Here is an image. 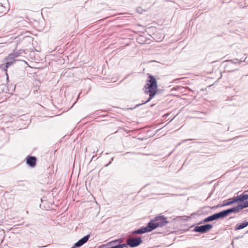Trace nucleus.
<instances>
[{"instance_id": "obj_1", "label": "nucleus", "mask_w": 248, "mask_h": 248, "mask_svg": "<svg viewBox=\"0 0 248 248\" xmlns=\"http://www.w3.org/2000/svg\"><path fill=\"white\" fill-rule=\"evenodd\" d=\"M148 79V82L144 86V92L146 94H149V97L143 103L137 105L136 108L149 102L155 97L156 93L157 84L155 78L153 76L149 75Z\"/></svg>"}, {"instance_id": "obj_2", "label": "nucleus", "mask_w": 248, "mask_h": 248, "mask_svg": "<svg viewBox=\"0 0 248 248\" xmlns=\"http://www.w3.org/2000/svg\"><path fill=\"white\" fill-rule=\"evenodd\" d=\"M168 223L169 221L167 220V218L165 217L164 216H159L151 220L148 224L149 228L152 231L158 227L166 225Z\"/></svg>"}, {"instance_id": "obj_3", "label": "nucleus", "mask_w": 248, "mask_h": 248, "mask_svg": "<svg viewBox=\"0 0 248 248\" xmlns=\"http://www.w3.org/2000/svg\"><path fill=\"white\" fill-rule=\"evenodd\" d=\"M142 242L140 237H131L126 240V242L131 248H135L139 246Z\"/></svg>"}, {"instance_id": "obj_4", "label": "nucleus", "mask_w": 248, "mask_h": 248, "mask_svg": "<svg viewBox=\"0 0 248 248\" xmlns=\"http://www.w3.org/2000/svg\"><path fill=\"white\" fill-rule=\"evenodd\" d=\"M213 227L212 225L206 224L201 226H197L194 227L193 231L200 233H205L210 230Z\"/></svg>"}, {"instance_id": "obj_5", "label": "nucleus", "mask_w": 248, "mask_h": 248, "mask_svg": "<svg viewBox=\"0 0 248 248\" xmlns=\"http://www.w3.org/2000/svg\"><path fill=\"white\" fill-rule=\"evenodd\" d=\"M90 237V235L89 234L84 236L83 238L76 242L72 247V248H78L82 246L88 241Z\"/></svg>"}, {"instance_id": "obj_6", "label": "nucleus", "mask_w": 248, "mask_h": 248, "mask_svg": "<svg viewBox=\"0 0 248 248\" xmlns=\"http://www.w3.org/2000/svg\"><path fill=\"white\" fill-rule=\"evenodd\" d=\"M151 232L150 228H149V225L147 224L146 227H141L138 230H135L132 232V234H143L148 232Z\"/></svg>"}, {"instance_id": "obj_7", "label": "nucleus", "mask_w": 248, "mask_h": 248, "mask_svg": "<svg viewBox=\"0 0 248 248\" xmlns=\"http://www.w3.org/2000/svg\"><path fill=\"white\" fill-rule=\"evenodd\" d=\"M37 158L33 156H28L26 158V163L31 167H34L36 164Z\"/></svg>"}, {"instance_id": "obj_8", "label": "nucleus", "mask_w": 248, "mask_h": 248, "mask_svg": "<svg viewBox=\"0 0 248 248\" xmlns=\"http://www.w3.org/2000/svg\"><path fill=\"white\" fill-rule=\"evenodd\" d=\"M226 212H227V215H229L231 213H238L240 210V207L239 206V204L236 206H234V207H233L231 208H230V209H228L227 210H225Z\"/></svg>"}, {"instance_id": "obj_9", "label": "nucleus", "mask_w": 248, "mask_h": 248, "mask_svg": "<svg viewBox=\"0 0 248 248\" xmlns=\"http://www.w3.org/2000/svg\"><path fill=\"white\" fill-rule=\"evenodd\" d=\"M216 219H218L219 218H223L227 216H228L227 212L226 210H223L219 213L215 214Z\"/></svg>"}, {"instance_id": "obj_10", "label": "nucleus", "mask_w": 248, "mask_h": 248, "mask_svg": "<svg viewBox=\"0 0 248 248\" xmlns=\"http://www.w3.org/2000/svg\"><path fill=\"white\" fill-rule=\"evenodd\" d=\"M238 202L237 197H233L227 202L224 203L222 206H229Z\"/></svg>"}, {"instance_id": "obj_11", "label": "nucleus", "mask_w": 248, "mask_h": 248, "mask_svg": "<svg viewBox=\"0 0 248 248\" xmlns=\"http://www.w3.org/2000/svg\"><path fill=\"white\" fill-rule=\"evenodd\" d=\"M248 226V221H247V222L244 221L242 223L237 224L235 226V230H239L242 229Z\"/></svg>"}, {"instance_id": "obj_12", "label": "nucleus", "mask_w": 248, "mask_h": 248, "mask_svg": "<svg viewBox=\"0 0 248 248\" xmlns=\"http://www.w3.org/2000/svg\"><path fill=\"white\" fill-rule=\"evenodd\" d=\"M238 202H243L244 201L248 199V194H242L239 196H236Z\"/></svg>"}, {"instance_id": "obj_13", "label": "nucleus", "mask_w": 248, "mask_h": 248, "mask_svg": "<svg viewBox=\"0 0 248 248\" xmlns=\"http://www.w3.org/2000/svg\"><path fill=\"white\" fill-rule=\"evenodd\" d=\"M5 60L7 61V62H11V65H12L16 62V59L14 58V56L13 55L10 54L9 55L5 58Z\"/></svg>"}, {"instance_id": "obj_14", "label": "nucleus", "mask_w": 248, "mask_h": 248, "mask_svg": "<svg viewBox=\"0 0 248 248\" xmlns=\"http://www.w3.org/2000/svg\"><path fill=\"white\" fill-rule=\"evenodd\" d=\"M217 220L216 219V216H215V214L210 216H209L207 217H206L204 219V220H203V222H210V221H214V220Z\"/></svg>"}, {"instance_id": "obj_15", "label": "nucleus", "mask_w": 248, "mask_h": 248, "mask_svg": "<svg viewBox=\"0 0 248 248\" xmlns=\"http://www.w3.org/2000/svg\"><path fill=\"white\" fill-rule=\"evenodd\" d=\"M11 65V62H6L5 63H3L0 65V68L5 71H7V69Z\"/></svg>"}, {"instance_id": "obj_16", "label": "nucleus", "mask_w": 248, "mask_h": 248, "mask_svg": "<svg viewBox=\"0 0 248 248\" xmlns=\"http://www.w3.org/2000/svg\"><path fill=\"white\" fill-rule=\"evenodd\" d=\"M239 206L241 210L245 208L248 207V201H246L243 203H241V204H239Z\"/></svg>"}, {"instance_id": "obj_17", "label": "nucleus", "mask_w": 248, "mask_h": 248, "mask_svg": "<svg viewBox=\"0 0 248 248\" xmlns=\"http://www.w3.org/2000/svg\"><path fill=\"white\" fill-rule=\"evenodd\" d=\"M246 58H246L245 59V60H243V61H241V60L239 61L238 59H234L232 61V60H230L229 61L232 62V63H240L242 62H245L246 59Z\"/></svg>"}, {"instance_id": "obj_18", "label": "nucleus", "mask_w": 248, "mask_h": 248, "mask_svg": "<svg viewBox=\"0 0 248 248\" xmlns=\"http://www.w3.org/2000/svg\"><path fill=\"white\" fill-rule=\"evenodd\" d=\"M14 56V58L16 59L20 55V53L16 51H13L12 53H10Z\"/></svg>"}, {"instance_id": "obj_19", "label": "nucleus", "mask_w": 248, "mask_h": 248, "mask_svg": "<svg viewBox=\"0 0 248 248\" xmlns=\"http://www.w3.org/2000/svg\"><path fill=\"white\" fill-rule=\"evenodd\" d=\"M119 240H114V241H111V242H110V244H116L118 242Z\"/></svg>"}, {"instance_id": "obj_20", "label": "nucleus", "mask_w": 248, "mask_h": 248, "mask_svg": "<svg viewBox=\"0 0 248 248\" xmlns=\"http://www.w3.org/2000/svg\"><path fill=\"white\" fill-rule=\"evenodd\" d=\"M117 240H119L118 242L120 243H122L123 241V240L122 239H117Z\"/></svg>"}, {"instance_id": "obj_21", "label": "nucleus", "mask_w": 248, "mask_h": 248, "mask_svg": "<svg viewBox=\"0 0 248 248\" xmlns=\"http://www.w3.org/2000/svg\"><path fill=\"white\" fill-rule=\"evenodd\" d=\"M46 246H42V247H38V248H45V247H46Z\"/></svg>"}, {"instance_id": "obj_22", "label": "nucleus", "mask_w": 248, "mask_h": 248, "mask_svg": "<svg viewBox=\"0 0 248 248\" xmlns=\"http://www.w3.org/2000/svg\"><path fill=\"white\" fill-rule=\"evenodd\" d=\"M188 140H191L190 139H188V140H184L183 142H185V141Z\"/></svg>"}, {"instance_id": "obj_23", "label": "nucleus", "mask_w": 248, "mask_h": 248, "mask_svg": "<svg viewBox=\"0 0 248 248\" xmlns=\"http://www.w3.org/2000/svg\"><path fill=\"white\" fill-rule=\"evenodd\" d=\"M94 158H95V156H93L92 158V160H93Z\"/></svg>"}, {"instance_id": "obj_24", "label": "nucleus", "mask_w": 248, "mask_h": 248, "mask_svg": "<svg viewBox=\"0 0 248 248\" xmlns=\"http://www.w3.org/2000/svg\"><path fill=\"white\" fill-rule=\"evenodd\" d=\"M111 163V162H109V163L107 165H106V166H108L110 163Z\"/></svg>"}, {"instance_id": "obj_25", "label": "nucleus", "mask_w": 248, "mask_h": 248, "mask_svg": "<svg viewBox=\"0 0 248 248\" xmlns=\"http://www.w3.org/2000/svg\"><path fill=\"white\" fill-rule=\"evenodd\" d=\"M246 233H248V231L246 232Z\"/></svg>"}]
</instances>
